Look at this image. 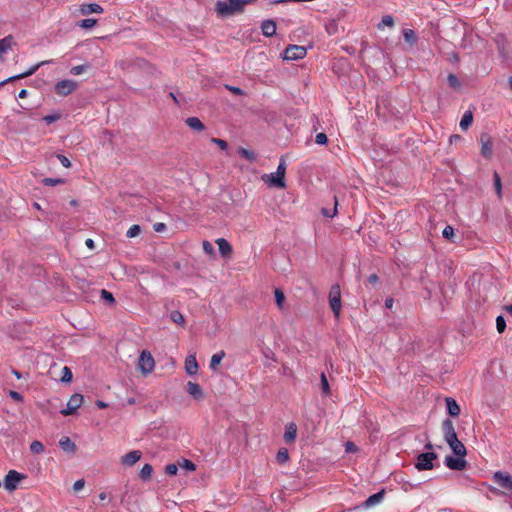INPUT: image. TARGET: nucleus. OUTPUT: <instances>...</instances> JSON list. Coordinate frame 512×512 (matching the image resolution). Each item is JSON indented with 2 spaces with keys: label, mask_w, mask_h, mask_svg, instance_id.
I'll return each instance as SVG.
<instances>
[{
  "label": "nucleus",
  "mask_w": 512,
  "mask_h": 512,
  "mask_svg": "<svg viewBox=\"0 0 512 512\" xmlns=\"http://www.w3.org/2000/svg\"><path fill=\"white\" fill-rule=\"evenodd\" d=\"M493 183H494V187H495L498 197L501 198L502 197V183H501V178L497 172H494V174H493Z\"/></svg>",
  "instance_id": "38"
},
{
  "label": "nucleus",
  "mask_w": 512,
  "mask_h": 512,
  "mask_svg": "<svg viewBox=\"0 0 512 512\" xmlns=\"http://www.w3.org/2000/svg\"><path fill=\"white\" fill-rule=\"evenodd\" d=\"M97 23V20L94 18H86L79 22L78 26L83 29H90L94 27Z\"/></svg>",
  "instance_id": "40"
},
{
  "label": "nucleus",
  "mask_w": 512,
  "mask_h": 512,
  "mask_svg": "<svg viewBox=\"0 0 512 512\" xmlns=\"http://www.w3.org/2000/svg\"><path fill=\"white\" fill-rule=\"evenodd\" d=\"M83 402V396L81 394H73L67 402V407L61 410V414L69 416L75 413V411L81 406Z\"/></svg>",
  "instance_id": "9"
},
{
  "label": "nucleus",
  "mask_w": 512,
  "mask_h": 512,
  "mask_svg": "<svg viewBox=\"0 0 512 512\" xmlns=\"http://www.w3.org/2000/svg\"><path fill=\"white\" fill-rule=\"evenodd\" d=\"M60 118H61V115L59 113H55V114L46 115L45 117H43V120L47 124H51V123L59 120Z\"/></svg>",
  "instance_id": "56"
},
{
  "label": "nucleus",
  "mask_w": 512,
  "mask_h": 512,
  "mask_svg": "<svg viewBox=\"0 0 512 512\" xmlns=\"http://www.w3.org/2000/svg\"><path fill=\"white\" fill-rule=\"evenodd\" d=\"M179 466L188 471H195L196 469V465L188 459H183L181 462H179Z\"/></svg>",
  "instance_id": "50"
},
{
  "label": "nucleus",
  "mask_w": 512,
  "mask_h": 512,
  "mask_svg": "<svg viewBox=\"0 0 512 512\" xmlns=\"http://www.w3.org/2000/svg\"><path fill=\"white\" fill-rule=\"evenodd\" d=\"M275 301L279 308L283 307L284 301H285V295L281 289H275Z\"/></svg>",
  "instance_id": "41"
},
{
  "label": "nucleus",
  "mask_w": 512,
  "mask_h": 512,
  "mask_svg": "<svg viewBox=\"0 0 512 512\" xmlns=\"http://www.w3.org/2000/svg\"><path fill=\"white\" fill-rule=\"evenodd\" d=\"M472 122H473V114L471 111L468 110L462 116V119L459 124L460 128L462 130H467L471 126Z\"/></svg>",
  "instance_id": "29"
},
{
  "label": "nucleus",
  "mask_w": 512,
  "mask_h": 512,
  "mask_svg": "<svg viewBox=\"0 0 512 512\" xmlns=\"http://www.w3.org/2000/svg\"><path fill=\"white\" fill-rule=\"evenodd\" d=\"M325 27H326V31L329 35H333V34L337 33L338 24H337L336 20H334V19L329 20Z\"/></svg>",
  "instance_id": "43"
},
{
  "label": "nucleus",
  "mask_w": 512,
  "mask_h": 512,
  "mask_svg": "<svg viewBox=\"0 0 512 512\" xmlns=\"http://www.w3.org/2000/svg\"><path fill=\"white\" fill-rule=\"evenodd\" d=\"M315 142L319 145H325L328 142V137L325 133H318L315 137Z\"/></svg>",
  "instance_id": "53"
},
{
  "label": "nucleus",
  "mask_w": 512,
  "mask_h": 512,
  "mask_svg": "<svg viewBox=\"0 0 512 512\" xmlns=\"http://www.w3.org/2000/svg\"><path fill=\"white\" fill-rule=\"evenodd\" d=\"M185 122L194 131L201 132L205 129L204 124L198 117H189Z\"/></svg>",
  "instance_id": "26"
},
{
  "label": "nucleus",
  "mask_w": 512,
  "mask_h": 512,
  "mask_svg": "<svg viewBox=\"0 0 512 512\" xmlns=\"http://www.w3.org/2000/svg\"><path fill=\"white\" fill-rule=\"evenodd\" d=\"M101 293V298L108 304H113L115 303V298L113 296V294L105 289H102L100 291Z\"/></svg>",
  "instance_id": "46"
},
{
  "label": "nucleus",
  "mask_w": 512,
  "mask_h": 512,
  "mask_svg": "<svg viewBox=\"0 0 512 512\" xmlns=\"http://www.w3.org/2000/svg\"><path fill=\"white\" fill-rule=\"evenodd\" d=\"M463 458L464 457H453L448 455L445 457L444 463L451 470L461 471L466 467L467 464V462Z\"/></svg>",
  "instance_id": "12"
},
{
  "label": "nucleus",
  "mask_w": 512,
  "mask_h": 512,
  "mask_svg": "<svg viewBox=\"0 0 512 512\" xmlns=\"http://www.w3.org/2000/svg\"><path fill=\"white\" fill-rule=\"evenodd\" d=\"M84 486H85V481H84V479H79V480H77V481H75V482H74V484H73V490H74L75 492H78V491H80L81 489H83V488H84Z\"/></svg>",
  "instance_id": "59"
},
{
  "label": "nucleus",
  "mask_w": 512,
  "mask_h": 512,
  "mask_svg": "<svg viewBox=\"0 0 512 512\" xmlns=\"http://www.w3.org/2000/svg\"><path fill=\"white\" fill-rule=\"evenodd\" d=\"M442 236H443L445 239H447V240H449V241H451V242H453V243H454V242H456V241H455V239H454V238H455V231H454V228H453L452 226H450V225H447V226L443 229V231H442Z\"/></svg>",
  "instance_id": "36"
},
{
  "label": "nucleus",
  "mask_w": 512,
  "mask_h": 512,
  "mask_svg": "<svg viewBox=\"0 0 512 512\" xmlns=\"http://www.w3.org/2000/svg\"><path fill=\"white\" fill-rule=\"evenodd\" d=\"M141 457H142V452L140 450H133V451L128 452L121 458V463L124 466L131 467L134 464H136L141 459Z\"/></svg>",
  "instance_id": "14"
},
{
  "label": "nucleus",
  "mask_w": 512,
  "mask_h": 512,
  "mask_svg": "<svg viewBox=\"0 0 512 512\" xmlns=\"http://www.w3.org/2000/svg\"><path fill=\"white\" fill-rule=\"evenodd\" d=\"M403 37H404V40L412 46L416 45L417 40H418V37H417L415 31L412 29H404Z\"/></svg>",
  "instance_id": "30"
},
{
  "label": "nucleus",
  "mask_w": 512,
  "mask_h": 512,
  "mask_svg": "<svg viewBox=\"0 0 512 512\" xmlns=\"http://www.w3.org/2000/svg\"><path fill=\"white\" fill-rule=\"evenodd\" d=\"M56 157L59 160V162L62 164L63 167H65V168L71 167V161L65 155L57 154Z\"/></svg>",
  "instance_id": "55"
},
{
  "label": "nucleus",
  "mask_w": 512,
  "mask_h": 512,
  "mask_svg": "<svg viewBox=\"0 0 512 512\" xmlns=\"http://www.w3.org/2000/svg\"><path fill=\"white\" fill-rule=\"evenodd\" d=\"M9 396H10L12 399H14V400H16V401H18V402H22V401H23V396H22V394H20L19 392H16V391L11 390V391H9Z\"/></svg>",
  "instance_id": "60"
},
{
  "label": "nucleus",
  "mask_w": 512,
  "mask_h": 512,
  "mask_svg": "<svg viewBox=\"0 0 512 512\" xmlns=\"http://www.w3.org/2000/svg\"><path fill=\"white\" fill-rule=\"evenodd\" d=\"M378 280H379V278H378V276H377L376 274H371V275L368 277V279H367V281H368V283H369V284H375V283H377V282H378Z\"/></svg>",
  "instance_id": "62"
},
{
  "label": "nucleus",
  "mask_w": 512,
  "mask_h": 512,
  "mask_svg": "<svg viewBox=\"0 0 512 512\" xmlns=\"http://www.w3.org/2000/svg\"><path fill=\"white\" fill-rule=\"evenodd\" d=\"M238 154L250 162H253L256 160V155L252 150L241 147L238 150Z\"/></svg>",
  "instance_id": "33"
},
{
  "label": "nucleus",
  "mask_w": 512,
  "mask_h": 512,
  "mask_svg": "<svg viewBox=\"0 0 512 512\" xmlns=\"http://www.w3.org/2000/svg\"><path fill=\"white\" fill-rule=\"evenodd\" d=\"M202 247H203V251L206 254H208V255L214 254V247L209 241H207V240L203 241Z\"/></svg>",
  "instance_id": "54"
},
{
  "label": "nucleus",
  "mask_w": 512,
  "mask_h": 512,
  "mask_svg": "<svg viewBox=\"0 0 512 512\" xmlns=\"http://www.w3.org/2000/svg\"><path fill=\"white\" fill-rule=\"evenodd\" d=\"M103 11H104V9L102 8V6H100L97 3L84 4V5H81V7H80V12L82 15H88L91 13L100 14V13H103Z\"/></svg>",
  "instance_id": "23"
},
{
  "label": "nucleus",
  "mask_w": 512,
  "mask_h": 512,
  "mask_svg": "<svg viewBox=\"0 0 512 512\" xmlns=\"http://www.w3.org/2000/svg\"><path fill=\"white\" fill-rule=\"evenodd\" d=\"M446 443L449 445L451 450L456 456L465 457L467 451L464 444L458 439V437H454L452 439H448Z\"/></svg>",
  "instance_id": "13"
},
{
  "label": "nucleus",
  "mask_w": 512,
  "mask_h": 512,
  "mask_svg": "<svg viewBox=\"0 0 512 512\" xmlns=\"http://www.w3.org/2000/svg\"><path fill=\"white\" fill-rule=\"evenodd\" d=\"M141 232V227L137 224H134L132 225L126 232V236L128 238H133V237H136L140 234Z\"/></svg>",
  "instance_id": "45"
},
{
  "label": "nucleus",
  "mask_w": 512,
  "mask_h": 512,
  "mask_svg": "<svg viewBox=\"0 0 512 512\" xmlns=\"http://www.w3.org/2000/svg\"><path fill=\"white\" fill-rule=\"evenodd\" d=\"M59 446L63 451L71 454H74L77 449L76 444L67 436H63L59 440Z\"/></svg>",
  "instance_id": "21"
},
{
  "label": "nucleus",
  "mask_w": 512,
  "mask_h": 512,
  "mask_svg": "<svg viewBox=\"0 0 512 512\" xmlns=\"http://www.w3.org/2000/svg\"><path fill=\"white\" fill-rule=\"evenodd\" d=\"M26 478V475L17 472L16 470H10L4 478V487L7 491H14L19 482Z\"/></svg>",
  "instance_id": "6"
},
{
  "label": "nucleus",
  "mask_w": 512,
  "mask_h": 512,
  "mask_svg": "<svg viewBox=\"0 0 512 512\" xmlns=\"http://www.w3.org/2000/svg\"><path fill=\"white\" fill-rule=\"evenodd\" d=\"M384 495H385V492L384 490L382 491H379L377 493H374L373 495L369 496L365 502H364V506L369 508V507H373L375 505H378L379 503L382 502V500L384 499Z\"/></svg>",
  "instance_id": "25"
},
{
  "label": "nucleus",
  "mask_w": 512,
  "mask_h": 512,
  "mask_svg": "<svg viewBox=\"0 0 512 512\" xmlns=\"http://www.w3.org/2000/svg\"><path fill=\"white\" fill-rule=\"evenodd\" d=\"M447 82L448 85L454 90L459 91L461 89V82L455 74L450 73L447 76Z\"/></svg>",
  "instance_id": "32"
},
{
  "label": "nucleus",
  "mask_w": 512,
  "mask_h": 512,
  "mask_svg": "<svg viewBox=\"0 0 512 512\" xmlns=\"http://www.w3.org/2000/svg\"><path fill=\"white\" fill-rule=\"evenodd\" d=\"M155 361L152 355L147 351H142L138 360V368L143 374L151 373L154 370Z\"/></svg>",
  "instance_id": "7"
},
{
  "label": "nucleus",
  "mask_w": 512,
  "mask_h": 512,
  "mask_svg": "<svg viewBox=\"0 0 512 512\" xmlns=\"http://www.w3.org/2000/svg\"><path fill=\"white\" fill-rule=\"evenodd\" d=\"M153 227L156 232H162L166 229V225L164 223H155Z\"/></svg>",
  "instance_id": "61"
},
{
  "label": "nucleus",
  "mask_w": 512,
  "mask_h": 512,
  "mask_svg": "<svg viewBox=\"0 0 512 512\" xmlns=\"http://www.w3.org/2000/svg\"><path fill=\"white\" fill-rule=\"evenodd\" d=\"M493 480L500 487L512 491V475L504 474L501 471H497L493 475Z\"/></svg>",
  "instance_id": "11"
},
{
  "label": "nucleus",
  "mask_w": 512,
  "mask_h": 512,
  "mask_svg": "<svg viewBox=\"0 0 512 512\" xmlns=\"http://www.w3.org/2000/svg\"><path fill=\"white\" fill-rule=\"evenodd\" d=\"M279 464H285L289 460V452L286 448H280L276 455Z\"/></svg>",
  "instance_id": "35"
},
{
  "label": "nucleus",
  "mask_w": 512,
  "mask_h": 512,
  "mask_svg": "<svg viewBox=\"0 0 512 512\" xmlns=\"http://www.w3.org/2000/svg\"><path fill=\"white\" fill-rule=\"evenodd\" d=\"M218 250L223 257H228L232 253L231 244L224 238H218L216 240Z\"/></svg>",
  "instance_id": "24"
},
{
  "label": "nucleus",
  "mask_w": 512,
  "mask_h": 512,
  "mask_svg": "<svg viewBox=\"0 0 512 512\" xmlns=\"http://www.w3.org/2000/svg\"><path fill=\"white\" fill-rule=\"evenodd\" d=\"M211 142L219 146L221 150H226L228 148L227 142L222 139L211 138Z\"/></svg>",
  "instance_id": "57"
},
{
  "label": "nucleus",
  "mask_w": 512,
  "mask_h": 512,
  "mask_svg": "<svg viewBox=\"0 0 512 512\" xmlns=\"http://www.w3.org/2000/svg\"><path fill=\"white\" fill-rule=\"evenodd\" d=\"M286 168V162L282 157L276 172L271 174H264L262 176V180L270 187L284 188Z\"/></svg>",
  "instance_id": "2"
},
{
  "label": "nucleus",
  "mask_w": 512,
  "mask_h": 512,
  "mask_svg": "<svg viewBox=\"0 0 512 512\" xmlns=\"http://www.w3.org/2000/svg\"><path fill=\"white\" fill-rule=\"evenodd\" d=\"M153 473V467L150 464H145L139 472V477L143 481H149Z\"/></svg>",
  "instance_id": "31"
},
{
  "label": "nucleus",
  "mask_w": 512,
  "mask_h": 512,
  "mask_svg": "<svg viewBox=\"0 0 512 512\" xmlns=\"http://www.w3.org/2000/svg\"><path fill=\"white\" fill-rule=\"evenodd\" d=\"M170 319L176 324H179V325L185 324V318H184L183 314L177 310H174L170 313Z\"/></svg>",
  "instance_id": "37"
},
{
  "label": "nucleus",
  "mask_w": 512,
  "mask_h": 512,
  "mask_svg": "<svg viewBox=\"0 0 512 512\" xmlns=\"http://www.w3.org/2000/svg\"><path fill=\"white\" fill-rule=\"evenodd\" d=\"M438 455L434 452H425L417 456L415 468L419 471L431 470L434 468L433 461L436 460Z\"/></svg>",
  "instance_id": "4"
},
{
  "label": "nucleus",
  "mask_w": 512,
  "mask_h": 512,
  "mask_svg": "<svg viewBox=\"0 0 512 512\" xmlns=\"http://www.w3.org/2000/svg\"><path fill=\"white\" fill-rule=\"evenodd\" d=\"M90 66L87 65V64H82V65H77V66H73L71 69H70V73L72 75H80L82 73H84Z\"/></svg>",
  "instance_id": "47"
},
{
  "label": "nucleus",
  "mask_w": 512,
  "mask_h": 512,
  "mask_svg": "<svg viewBox=\"0 0 512 512\" xmlns=\"http://www.w3.org/2000/svg\"><path fill=\"white\" fill-rule=\"evenodd\" d=\"M42 64H44V62L34 65L33 67H31L26 72H23L21 74L9 77L8 79L0 82V87H2L3 85H5L8 82H12V81H15V80H18V79H22V78H25V77H28V76L34 74Z\"/></svg>",
  "instance_id": "18"
},
{
  "label": "nucleus",
  "mask_w": 512,
  "mask_h": 512,
  "mask_svg": "<svg viewBox=\"0 0 512 512\" xmlns=\"http://www.w3.org/2000/svg\"><path fill=\"white\" fill-rule=\"evenodd\" d=\"M461 140H462V137L460 135H458V134L451 135L450 139H449L451 144L456 143V142L461 141Z\"/></svg>",
  "instance_id": "63"
},
{
  "label": "nucleus",
  "mask_w": 512,
  "mask_h": 512,
  "mask_svg": "<svg viewBox=\"0 0 512 512\" xmlns=\"http://www.w3.org/2000/svg\"><path fill=\"white\" fill-rule=\"evenodd\" d=\"M42 183L46 186H56L58 184H63L64 179L61 178H44Z\"/></svg>",
  "instance_id": "49"
},
{
  "label": "nucleus",
  "mask_w": 512,
  "mask_h": 512,
  "mask_svg": "<svg viewBox=\"0 0 512 512\" xmlns=\"http://www.w3.org/2000/svg\"><path fill=\"white\" fill-rule=\"evenodd\" d=\"M226 89L235 95H244V91L236 86L225 85Z\"/></svg>",
  "instance_id": "58"
},
{
  "label": "nucleus",
  "mask_w": 512,
  "mask_h": 512,
  "mask_svg": "<svg viewBox=\"0 0 512 512\" xmlns=\"http://www.w3.org/2000/svg\"><path fill=\"white\" fill-rule=\"evenodd\" d=\"M72 376L73 375L70 368H68L67 366L63 367L61 381L68 383L72 380Z\"/></svg>",
  "instance_id": "51"
},
{
  "label": "nucleus",
  "mask_w": 512,
  "mask_h": 512,
  "mask_svg": "<svg viewBox=\"0 0 512 512\" xmlns=\"http://www.w3.org/2000/svg\"><path fill=\"white\" fill-rule=\"evenodd\" d=\"M185 371L188 375L193 376L198 372V363L194 355H189L185 359Z\"/></svg>",
  "instance_id": "19"
},
{
  "label": "nucleus",
  "mask_w": 512,
  "mask_h": 512,
  "mask_svg": "<svg viewBox=\"0 0 512 512\" xmlns=\"http://www.w3.org/2000/svg\"><path fill=\"white\" fill-rule=\"evenodd\" d=\"M320 385H321L322 393L325 396H329L330 395V386H329L328 379L324 372H322L320 375Z\"/></svg>",
  "instance_id": "34"
},
{
  "label": "nucleus",
  "mask_w": 512,
  "mask_h": 512,
  "mask_svg": "<svg viewBox=\"0 0 512 512\" xmlns=\"http://www.w3.org/2000/svg\"><path fill=\"white\" fill-rule=\"evenodd\" d=\"M445 402H446V409H447L448 414L452 417L459 416L461 409H460V406L458 405V403L456 402V400L451 397H447L445 399Z\"/></svg>",
  "instance_id": "20"
},
{
  "label": "nucleus",
  "mask_w": 512,
  "mask_h": 512,
  "mask_svg": "<svg viewBox=\"0 0 512 512\" xmlns=\"http://www.w3.org/2000/svg\"><path fill=\"white\" fill-rule=\"evenodd\" d=\"M261 31L265 37H272L276 34V22L271 19L264 20L261 23Z\"/></svg>",
  "instance_id": "16"
},
{
  "label": "nucleus",
  "mask_w": 512,
  "mask_h": 512,
  "mask_svg": "<svg viewBox=\"0 0 512 512\" xmlns=\"http://www.w3.org/2000/svg\"><path fill=\"white\" fill-rule=\"evenodd\" d=\"M85 245L89 248V249H94L95 248V243L92 239L88 238L86 241H85Z\"/></svg>",
  "instance_id": "64"
},
{
  "label": "nucleus",
  "mask_w": 512,
  "mask_h": 512,
  "mask_svg": "<svg viewBox=\"0 0 512 512\" xmlns=\"http://www.w3.org/2000/svg\"><path fill=\"white\" fill-rule=\"evenodd\" d=\"M186 391L196 400H201L204 398L203 390L198 383L189 381L186 386Z\"/></svg>",
  "instance_id": "15"
},
{
  "label": "nucleus",
  "mask_w": 512,
  "mask_h": 512,
  "mask_svg": "<svg viewBox=\"0 0 512 512\" xmlns=\"http://www.w3.org/2000/svg\"><path fill=\"white\" fill-rule=\"evenodd\" d=\"M442 430H443L445 441L457 436L455 428H454V424H453L452 420H450V419H445L442 422Z\"/></svg>",
  "instance_id": "17"
},
{
  "label": "nucleus",
  "mask_w": 512,
  "mask_h": 512,
  "mask_svg": "<svg viewBox=\"0 0 512 512\" xmlns=\"http://www.w3.org/2000/svg\"><path fill=\"white\" fill-rule=\"evenodd\" d=\"M329 304L336 318L339 317L341 311V289L338 284L331 287L329 292Z\"/></svg>",
  "instance_id": "3"
},
{
  "label": "nucleus",
  "mask_w": 512,
  "mask_h": 512,
  "mask_svg": "<svg viewBox=\"0 0 512 512\" xmlns=\"http://www.w3.org/2000/svg\"><path fill=\"white\" fill-rule=\"evenodd\" d=\"M30 451L34 454H40L44 451V446L40 441L35 440L30 444Z\"/></svg>",
  "instance_id": "42"
},
{
  "label": "nucleus",
  "mask_w": 512,
  "mask_h": 512,
  "mask_svg": "<svg viewBox=\"0 0 512 512\" xmlns=\"http://www.w3.org/2000/svg\"><path fill=\"white\" fill-rule=\"evenodd\" d=\"M382 26L393 27L394 26L393 17L391 15L383 16L381 22L378 24V28L382 29Z\"/></svg>",
  "instance_id": "44"
},
{
  "label": "nucleus",
  "mask_w": 512,
  "mask_h": 512,
  "mask_svg": "<svg viewBox=\"0 0 512 512\" xmlns=\"http://www.w3.org/2000/svg\"><path fill=\"white\" fill-rule=\"evenodd\" d=\"M78 87V83L72 79L60 80L55 84L57 95L65 97L71 94Z\"/></svg>",
  "instance_id": "5"
},
{
  "label": "nucleus",
  "mask_w": 512,
  "mask_h": 512,
  "mask_svg": "<svg viewBox=\"0 0 512 512\" xmlns=\"http://www.w3.org/2000/svg\"><path fill=\"white\" fill-rule=\"evenodd\" d=\"M479 142L481 144V154L486 159H491L493 151V141L488 133H482L480 135Z\"/></svg>",
  "instance_id": "10"
},
{
  "label": "nucleus",
  "mask_w": 512,
  "mask_h": 512,
  "mask_svg": "<svg viewBox=\"0 0 512 512\" xmlns=\"http://www.w3.org/2000/svg\"><path fill=\"white\" fill-rule=\"evenodd\" d=\"M13 44V37L8 35L2 39H0V58L3 54H5L9 49H11Z\"/></svg>",
  "instance_id": "27"
},
{
  "label": "nucleus",
  "mask_w": 512,
  "mask_h": 512,
  "mask_svg": "<svg viewBox=\"0 0 512 512\" xmlns=\"http://www.w3.org/2000/svg\"><path fill=\"white\" fill-rule=\"evenodd\" d=\"M307 54V49L304 46L288 45L284 51L285 60H300Z\"/></svg>",
  "instance_id": "8"
},
{
  "label": "nucleus",
  "mask_w": 512,
  "mask_h": 512,
  "mask_svg": "<svg viewBox=\"0 0 512 512\" xmlns=\"http://www.w3.org/2000/svg\"><path fill=\"white\" fill-rule=\"evenodd\" d=\"M496 329L500 334L503 333L506 329V321L502 315H499L496 318Z\"/></svg>",
  "instance_id": "48"
},
{
  "label": "nucleus",
  "mask_w": 512,
  "mask_h": 512,
  "mask_svg": "<svg viewBox=\"0 0 512 512\" xmlns=\"http://www.w3.org/2000/svg\"><path fill=\"white\" fill-rule=\"evenodd\" d=\"M297 436V426L295 423H288L285 427L284 440L287 443H292L295 441Z\"/></svg>",
  "instance_id": "22"
},
{
  "label": "nucleus",
  "mask_w": 512,
  "mask_h": 512,
  "mask_svg": "<svg viewBox=\"0 0 512 512\" xmlns=\"http://www.w3.org/2000/svg\"><path fill=\"white\" fill-rule=\"evenodd\" d=\"M247 0H228L227 2L218 1L215 5V11L220 16H229L244 11Z\"/></svg>",
  "instance_id": "1"
},
{
  "label": "nucleus",
  "mask_w": 512,
  "mask_h": 512,
  "mask_svg": "<svg viewBox=\"0 0 512 512\" xmlns=\"http://www.w3.org/2000/svg\"><path fill=\"white\" fill-rule=\"evenodd\" d=\"M225 357L224 350H221L212 355L209 363V368L211 370H216L217 366L221 363L222 359Z\"/></svg>",
  "instance_id": "28"
},
{
  "label": "nucleus",
  "mask_w": 512,
  "mask_h": 512,
  "mask_svg": "<svg viewBox=\"0 0 512 512\" xmlns=\"http://www.w3.org/2000/svg\"><path fill=\"white\" fill-rule=\"evenodd\" d=\"M337 205L338 201L337 198L334 196V207L332 209L322 208V214L325 217L333 218L337 214Z\"/></svg>",
  "instance_id": "39"
},
{
  "label": "nucleus",
  "mask_w": 512,
  "mask_h": 512,
  "mask_svg": "<svg viewBox=\"0 0 512 512\" xmlns=\"http://www.w3.org/2000/svg\"><path fill=\"white\" fill-rule=\"evenodd\" d=\"M177 471H178V465H176L174 463L168 464L165 467V473L167 475H170V476L176 475Z\"/></svg>",
  "instance_id": "52"
}]
</instances>
